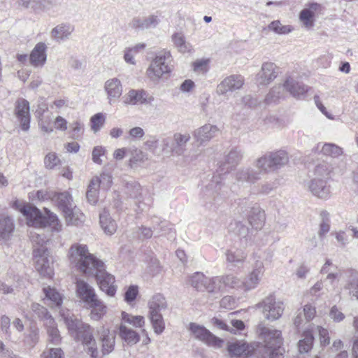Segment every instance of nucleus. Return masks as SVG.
Segmentation results:
<instances>
[{
	"label": "nucleus",
	"instance_id": "1",
	"mask_svg": "<svg viewBox=\"0 0 358 358\" xmlns=\"http://www.w3.org/2000/svg\"><path fill=\"white\" fill-rule=\"evenodd\" d=\"M59 313L71 337L76 341L81 342L92 358H98L99 351L91 326L78 319L69 310L61 308Z\"/></svg>",
	"mask_w": 358,
	"mask_h": 358
},
{
	"label": "nucleus",
	"instance_id": "2",
	"mask_svg": "<svg viewBox=\"0 0 358 358\" xmlns=\"http://www.w3.org/2000/svg\"><path fill=\"white\" fill-rule=\"evenodd\" d=\"M13 207L25 217L29 226L36 228L50 227L53 231H62V224L57 216L47 208L44 209L43 215L35 206L17 200L13 203Z\"/></svg>",
	"mask_w": 358,
	"mask_h": 358
},
{
	"label": "nucleus",
	"instance_id": "3",
	"mask_svg": "<svg viewBox=\"0 0 358 358\" xmlns=\"http://www.w3.org/2000/svg\"><path fill=\"white\" fill-rule=\"evenodd\" d=\"M67 257L71 265L86 275L94 273V268L100 269L102 266V261L90 253L88 246L83 243L72 244L69 249Z\"/></svg>",
	"mask_w": 358,
	"mask_h": 358
},
{
	"label": "nucleus",
	"instance_id": "4",
	"mask_svg": "<svg viewBox=\"0 0 358 358\" xmlns=\"http://www.w3.org/2000/svg\"><path fill=\"white\" fill-rule=\"evenodd\" d=\"M258 333L264 345L259 346L260 353L264 352L269 358H284V349L281 347L282 338L281 331L259 325Z\"/></svg>",
	"mask_w": 358,
	"mask_h": 358
},
{
	"label": "nucleus",
	"instance_id": "5",
	"mask_svg": "<svg viewBox=\"0 0 358 358\" xmlns=\"http://www.w3.org/2000/svg\"><path fill=\"white\" fill-rule=\"evenodd\" d=\"M171 58L169 50H163L157 52L146 70L148 78L154 83H158L164 75L169 73L171 71Z\"/></svg>",
	"mask_w": 358,
	"mask_h": 358
},
{
	"label": "nucleus",
	"instance_id": "6",
	"mask_svg": "<svg viewBox=\"0 0 358 358\" xmlns=\"http://www.w3.org/2000/svg\"><path fill=\"white\" fill-rule=\"evenodd\" d=\"M33 257L36 271L41 275L51 278L53 275L52 259L47 248L41 245L34 249Z\"/></svg>",
	"mask_w": 358,
	"mask_h": 358
},
{
	"label": "nucleus",
	"instance_id": "7",
	"mask_svg": "<svg viewBox=\"0 0 358 358\" xmlns=\"http://www.w3.org/2000/svg\"><path fill=\"white\" fill-rule=\"evenodd\" d=\"M187 329L194 338L203 342L207 345L214 348L222 347L223 341L213 334L204 326L195 322H191Z\"/></svg>",
	"mask_w": 358,
	"mask_h": 358
},
{
	"label": "nucleus",
	"instance_id": "8",
	"mask_svg": "<svg viewBox=\"0 0 358 358\" xmlns=\"http://www.w3.org/2000/svg\"><path fill=\"white\" fill-rule=\"evenodd\" d=\"M94 268L95 271L94 273H88L87 275L95 276L100 289L104 292L108 296H113L116 292L114 276L105 271V264L103 262L102 266L99 268L100 269Z\"/></svg>",
	"mask_w": 358,
	"mask_h": 358
},
{
	"label": "nucleus",
	"instance_id": "9",
	"mask_svg": "<svg viewBox=\"0 0 358 358\" xmlns=\"http://www.w3.org/2000/svg\"><path fill=\"white\" fill-rule=\"evenodd\" d=\"M257 306L263 308L264 317L271 321L279 319L284 311L283 303L273 295L266 297Z\"/></svg>",
	"mask_w": 358,
	"mask_h": 358
},
{
	"label": "nucleus",
	"instance_id": "10",
	"mask_svg": "<svg viewBox=\"0 0 358 358\" xmlns=\"http://www.w3.org/2000/svg\"><path fill=\"white\" fill-rule=\"evenodd\" d=\"M278 74L277 66L272 62H265L256 76V83L259 86H266L274 80Z\"/></svg>",
	"mask_w": 358,
	"mask_h": 358
},
{
	"label": "nucleus",
	"instance_id": "11",
	"mask_svg": "<svg viewBox=\"0 0 358 358\" xmlns=\"http://www.w3.org/2000/svg\"><path fill=\"white\" fill-rule=\"evenodd\" d=\"M103 90L110 105L116 103L123 93L122 82L117 78L108 79L104 83Z\"/></svg>",
	"mask_w": 358,
	"mask_h": 358
},
{
	"label": "nucleus",
	"instance_id": "12",
	"mask_svg": "<svg viewBox=\"0 0 358 358\" xmlns=\"http://www.w3.org/2000/svg\"><path fill=\"white\" fill-rule=\"evenodd\" d=\"M264 273V264L257 262L251 272H250L242 281V287L245 291H250L256 288L259 284Z\"/></svg>",
	"mask_w": 358,
	"mask_h": 358
},
{
	"label": "nucleus",
	"instance_id": "13",
	"mask_svg": "<svg viewBox=\"0 0 358 358\" xmlns=\"http://www.w3.org/2000/svg\"><path fill=\"white\" fill-rule=\"evenodd\" d=\"M244 78L241 75H231L226 77L217 87V93L224 95L242 88L244 85Z\"/></svg>",
	"mask_w": 358,
	"mask_h": 358
},
{
	"label": "nucleus",
	"instance_id": "14",
	"mask_svg": "<svg viewBox=\"0 0 358 358\" xmlns=\"http://www.w3.org/2000/svg\"><path fill=\"white\" fill-rule=\"evenodd\" d=\"M76 292L77 297L85 306L92 303L98 297L94 287L81 279L76 280Z\"/></svg>",
	"mask_w": 358,
	"mask_h": 358
},
{
	"label": "nucleus",
	"instance_id": "15",
	"mask_svg": "<svg viewBox=\"0 0 358 358\" xmlns=\"http://www.w3.org/2000/svg\"><path fill=\"white\" fill-rule=\"evenodd\" d=\"M15 113L20 122L21 129L27 131L29 129L30 114L29 103L24 99H20L16 101Z\"/></svg>",
	"mask_w": 358,
	"mask_h": 358
},
{
	"label": "nucleus",
	"instance_id": "16",
	"mask_svg": "<svg viewBox=\"0 0 358 358\" xmlns=\"http://www.w3.org/2000/svg\"><path fill=\"white\" fill-rule=\"evenodd\" d=\"M320 8V4L317 3H310L301 10L299 15V19L303 27L308 30L313 27L315 13Z\"/></svg>",
	"mask_w": 358,
	"mask_h": 358
},
{
	"label": "nucleus",
	"instance_id": "17",
	"mask_svg": "<svg viewBox=\"0 0 358 358\" xmlns=\"http://www.w3.org/2000/svg\"><path fill=\"white\" fill-rule=\"evenodd\" d=\"M218 131L217 126L206 124L194 131L193 138L199 145H203L214 138Z\"/></svg>",
	"mask_w": 358,
	"mask_h": 358
},
{
	"label": "nucleus",
	"instance_id": "18",
	"mask_svg": "<svg viewBox=\"0 0 358 358\" xmlns=\"http://www.w3.org/2000/svg\"><path fill=\"white\" fill-rule=\"evenodd\" d=\"M47 49L45 43H36L29 56V64L35 68L43 67L47 60Z\"/></svg>",
	"mask_w": 358,
	"mask_h": 358
},
{
	"label": "nucleus",
	"instance_id": "19",
	"mask_svg": "<svg viewBox=\"0 0 358 358\" xmlns=\"http://www.w3.org/2000/svg\"><path fill=\"white\" fill-rule=\"evenodd\" d=\"M153 100V96L143 90H131L124 96V102L128 105H138L150 103Z\"/></svg>",
	"mask_w": 358,
	"mask_h": 358
},
{
	"label": "nucleus",
	"instance_id": "20",
	"mask_svg": "<svg viewBox=\"0 0 358 358\" xmlns=\"http://www.w3.org/2000/svg\"><path fill=\"white\" fill-rule=\"evenodd\" d=\"M308 187L313 195L320 199H326L330 195V187L327 185V181L324 179L312 178Z\"/></svg>",
	"mask_w": 358,
	"mask_h": 358
},
{
	"label": "nucleus",
	"instance_id": "21",
	"mask_svg": "<svg viewBox=\"0 0 358 358\" xmlns=\"http://www.w3.org/2000/svg\"><path fill=\"white\" fill-rule=\"evenodd\" d=\"M284 87L293 97L301 99L308 91V87L296 81L292 76H288L284 82Z\"/></svg>",
	"mask_w": 358,
	"mask_h": 358
},
{
	"label": "nucleus",
	"instance_id": "22",
	"mask_svg": "<svg viewBox=\"0 0 358 358\" xmlns=\"http://www.w3.org/2000/svg\"><path fill=\"white\" fill-rule=\"evenodd\" d=\"M74 28L67 23H61L55 27L50 31V37L56 42L61 43L68 40Z\"/></svg>",
	"mask_w": 358,
	"mask_h": 358
},
{
	"label": "nucleus",
	"instance_id": "23",
	"mask_svg": "<svg viewBox=\"0 0 358 358\" xmlns=\"http://www.w3.org/2000/svg\"><path fill=\"white\" fill-rule=\"evenodd\" d=\"M52 202L56 205L63 213L68 212L69 209L74 206L72 196L67 191L57 193L54 192V195L52 197Z\"/></svg>",
	"mask_w": 358,
	"mask_h": 358
},
{
	"label": "nucleus",
	"instance_id": "24",
	"mask_svg": "<svg viewBox=\"0 0 358 358\" xmlns=\"http://www.w3.org/2000/svg\"><path fill=\"white\" fill-rule=\"evenodd\" d=\"M100 341L101 342V351L103 355H108L115 347V334L111 332L109 329L103 327L100 332Z\"/></svg>",
	"mask_w": 358,
	"mask_h": 358
},
{
	"label": "nucleus",
	"instance_id": "25",
	"mask_svg": "<svg viewBox=\"0 0 358 358\" xmlns=\"http://www.w3.org/2000/svg\"><path fill=\"white\" fill-rule=\"evenodd\" d=\"M125 192L129 196L134 199L135 203L138 206V211H143L144 208L141 206H145L141 203V187L140 184L134 180L128 181L125 185Z\"/></svg>",
	"mask_w": 358,
	"mask_h": 358
},
{
	"label": "nucleus",
	"instance_id": "26",
	"mask_svg": "<svg viewBox=\"0 0 358 358\" xmlns=\"http://www.w3.org/2000/svg\"><path fill=\"white\" fill-rule=\"evenodd\" d=\"M171 41L173 47L182 54L192 53L194 50L193 46L187 41L185 36L182 32H176L171 36Z\"/></svg>",
	"mask_w": 358,
	"mask_h": 358
},
{
	"label": "nucleus",
	"instance_id": "27",
	"mask_svg": "<svg viewBox=\"0 0 358 358\" xmlns=\"http://www.w3.org/2000/svg\"><path fill=\"white\" fill-rule=\"evenodd\" d=\"M43 291L45 294L43 301L45 304L48 305L51 308L61 306L63 297L56 289L48 286L47 287H44Z\"/></svg>",
	"mask_w": 358,
	"mask_h": 358
},
{
	"label": "nucleus",
	"instance_id": "28",
	"mask_svg": "<svg viewBox=\"0 0 358 358\" xmlns=\"http://www.w3.org/2000/svg\"><path fill=\"white\" fill-rule=\"evenodd\" d=\"M86 306L91 309L90 317L95 321L101 320L107 313V306L99 296L92 303L87 304Z\"/></svg>",
	"mask_w": 358,
	"mask_h": 358
},
{
	"label": "nucleus",
	"instance_id": "29",
	"mask_svg": "<svg viewBox=\"0 0 358 358\" xmlns=\"http://www.w3.org/2000/svg\"><path fill=\"white\" fill-rule=\"evenodd\" d=\"M43 325L48 334V341L53 345L59 344L62 337L55 319H48L46 324Z\"/></svg>",
	"mask_w": 358,
	"mask_h": 358
},
{
	"label": "nucleus",
	"instance_id": "30",
	"mask_svg": "<svg viewBox=\"0 0 358 358\" xmlns=\"http://www.w3.org/2000/svg\"><path fill=\"white\" fill-rule=\"evenodd\" d=\"M242 158V153L241 150L236 148L232 149L224 157V161L221 163V171L226 172L229 171L233 166L236 165Z\"/></svg>",
	"mask_w": 358,
	"mask_h": 358
},
{
	"label": "nucleus",
	"instance_id": "31",
	"mask_svg": "<svg viewBox=\"0 0 358 358\" xmlns=\"http://www.w3.org/2000/svg\"><path fill=\"white\" fill-rule=\"evenodd\" d=\"M99 222L102 229L108 235L113 234L117 230L115 221L111 218L108 212L106 210L100 213Z\"/></svg>",
	"mask_w": 358,
	"mask_h": 358
},
{
	"label": "nucleus",
	"instance_id": "32",
	"mask_svg": "<svg viewBox=\"0 0 358 358\" xmlns=\"http://www.w3.org/2000/svg\"><path fill=\"white\" fill-rule=\"evenodd\" d=\"M149 314L161 313L167 308V303L162 294L154 295L148 302Z\"/></svg>",
	"mask_w": 358,
	"mask_h": 358
},
{
	"label": "nucleus",
	"instance_id": "33",
	"mask_svg": "<svg viewBox=\"0 0 358 358\" xmlns=\"http://www.w3.org/2000/svg\"><path fill=\"white\" fill-rule=\"evenodd\" d=\"M146 45L143 43H139L134 46L126 48L124 52V60L128 64L136 65V61L135 59V56L144 50Z\"/></svg>",
	"mask_w": 358,
	"mask_h": 358
},
{
	"label": "nucleus",
	"instance_id": "34",
	"mask_svg": "<svg viewBox=\"0 0 358 358\" xmlns=\"http://www.w3.org/2000/svg\"><path fill=\"white\" fill-rule=\"evenodd\" d=\"M269 154L275 171L286 166L289 161L288 153L285 150H279L274 152H269Z\"/></svg>",
	"mask_w": 358,
	"mask_h": 358
},
{
	"label": "nucleus",
	"instance_id": "35",
	"mask_svg": "<svg viewBox=\"0 0 358 358\" xmlns=\"http://www.w3.org/2000/svg\"><path fill=\"white\" fill-rule=\"evenodd\" d=\"M64 216L68 225H78L85 217L84 214L75 206L71 207L68 212H64Z\"/></svg>",
	"mask_w": 358,
	"mask_h": 358
},
{
	"label": "nucleus",
	"instance_id": "36",
	"mask_svg": "<svg viewBox=\"0 0 358 358\" xmlns=\"http://www.w3.org/2000/svg\"><path fill=\"white\" fill-rule=\"evenodd\" d=\"M120 336L128 345H134L137 343L140 340V336L138 334L126 327V325L123 323H121L120 325Z\"/></svg>",
	"mask_w": 358,
	"mask_h": 358
},
{
	"label": "nucleus",
	"instance_id": "37",
	"mask_svg": "<svg viewBox=\"0 0 358 358\" xmlns=\"http://www.w3.org/2000/svg\"><path fill=\"white\" fill-rule=\"evenodd\" d=\"M189 139L190 135L188 133H176L173 135L174 145L171 148V152L178 155H182L184 152L183 147L185 146Z\"/></svg>",
	"mask_w": 358,
	"mask_h": 358
},
{
	"label": "nucleus",
	"instance_id": "38",
	"mask_svg": "<svg viewBox=\"0 0 358 358\" xmlns=\"http://www.w3.org/2000/svg\"><path fill=\"white\" fill-rule=\"evenodd\" d=\"M159 23L158 17L156 15H149L147 17L134 18L132 20V27L136 29H148L150 27H155Z\"/></svg>",
	"mask_w": 358,
	"mask_h": 358
},
{
	"label": "nucleus",
	"instance_id": "39",
	"mask_svg": "<svg viewBox=\"0 0 358 358\" xmlns=\"http://www.w3.org/2000/svg\"><path fill=\"white\" fill-rule=\"evenodd\" d=\"M14 229L13 220L7 216H0V238L8 240L11 236Z\"/></svg>",
	"mask_w": 358,
	"mask_h": 358
},
{
	"label": "nucleus",
	"instance_id": "40",
	"mask_svg": "<svg viewBox=\"0 0 358 358\" xmlns=\"http://www.w3.org/2000/svg\"><path fill=\"white\" fill-rule=\"evenodd\" d=\"M264 212L258 206L252 208L248 215V221L253 227L260 229L264 222Z\"/></svg>",
	"mask_w": 358,
	"mask_h": 358
},
{
	"label": "nucleus",
	"instance_id": "41",
	"mask_svg": "<svg viewBox=\"0 0 358 358\" xmlns=\"http://www.w3.org/2000/svg\"><path fill=\"white\" fill-rule=\"evenodd\" d=\"M36 117L38 118V126L43 133L50 134L53 132L54 128L52 125V118L49 115H43L41 110H36Z\"/></svg>",
	"mask_w": 358,
	"mask_h": 358
},
{
	"label": "nucleus",
	"instance_id": "42",
	"mask_svg": "<svg viewBox=\"0 0 358 358\" xmlns=\"http://www.w3.org/2000/svg\"><path fill=\"white\" fill-rule=\"evenodd\" d=\"M236 178L238 182L254 183L260 178V176L256 171L247 169L238 171L236 173Z\"/></svg>",
	"mask_w": 358,
	"mask_h": 358
},
{
	"label": "nucleus",
	"instance_id": "43",
	"mask_svg": "<svg viewBox=\"0 0 358 358\" xmlns=\"http://www.w3.org/2000/svg\"><path fill=\"white\" fill-rule=\"evenodd\" d=\"M313 329L306 331L303 334V338L298 343L299 351L301 353L308 352L313 348V336L312 331Z\"/></svg>",
	"mask_w": 358,
	"mask_h": 358
},
{
	"label": "nucleus",
	"instance_id": "44",
	"mask_svg": "<svg viewBox=\"0 0 358 358\" xmlns=\"http://www.w3.org/2000/svg\"><path fill=\"white\" fill-rule=\"evenodd\" d=\"M99 182L96 179H92L87 186L86 198L92 205H95L99 197Z\"/></svg>",
	"mask_w": 358,
	"mask_h": 358
},
{
	"label": "nucleus",
	"instance_id": "45",
	"mask_svg": "<svg viewBox=\"0 0 358 358\" xmlns=\"http://www.w3.org/2000/svg\"><path fill=\"white\" fill-rule=\"evenodd\" d=\"M320 147L322 152L326 156L336 158L343 155V149L335 144L324 143L321 145V143H318L317 149H320Z\"/></svg>",
	"mask_w": 358,
	"mask_h": 358
},
{
	"label": "nucleus",
	"instance_id": "46",
	"mask_svg": "<svg viewBox=\"0 0 358 358\" xmlns=\"http://www.w3.org/2000/svg\"><path fill=\"white\" fill-rule=\"evenodd\" d=\"M122 323H127L136 328H141L145 324V319L141 315H133L126 312H122Z\"/></svg>",
	"mask_w": 358,
	"mask_h": 358
},
{
	"label": "nucleus",
	"instance_id": "47",
	"mask_svg": "<svg viewBox=\"0 0 358 358\" xmlns=\"http://www.w3.org/2000/svg\"><path fill=\"white\" fill-rule=\"evenodd\" d=\"M207 279L203 273L196 272L189 277V283L199 291H205Z\"/></svg>",
	"mask_w": 358,
	"mask_h": 358
},
{
	"label": "nucleus",
	"instance_id": "48",
	"mask_svg": "<svg viewBox=\"0 0 358 358\" xmlns=\"http://www.w3.org/2000/svg\"><path fill=\"white\" fill-rule=\"evenodd\" d=\"M269 152L266 153L255 162V166L265 173L275 171Z\"/></svg>",
	"mask_w": 358,
	"mask_h": 358
},
{
	"label": "nucleus",
	"instance_id": "49",
	"mask_svg": "<svg viewBox=\"0 0 358 358\" xmlns=\"http://www.w3.org/2000/svg\"><path fill=\"white\" fill-rule=\"evenodd\" d=\"M220 276L214 278H208L205 291L208 293L217 294L224 291V285H222Z\"/></svg>",
	"mask_w": 358,
	"mask_h": 358
},
{
	"label": "nucleus",
	"instance_id": "50",
	"mask_svg": "<svg viewBox=\"0 0 358 358\" xmlns=\"http://www.w3.org/2000/svg\"><path fill=\"white\" fill-rule=\"evenodd\" d=\"M331 171V166L326 162H322L315 166L313 178H322L327 180Z\"/></svg>",
	"mask_w": 358,
	"mask_h": 358
},
{
	"label": "nucleus",
	"instance_id": "51",
	"mask_svg": "<svg viewBox=\"0 0 358 358\" xmlns=\"http://www.w3.org/2000/svg\"><path fill=\"white\" fill-rule=\"evenodd\" d=\"M285 91L286 89L284 87V84L282 85H278L273 87L266 95V101L269 103L275 102L281 98H284L285 96Z\"/></svg>",
	"mask_w": 358,
	"mask_h": 358
},
{
	"label": "nucleus",
	"instance_id": "52",
	"mask_svg": "<svg viewBox=\"0 0 358 358\" xmlns=\"http://www.w3.org/2000/svg\"><path fill=\"white\" fill-rule=\"evenodd\" d=\"M106 122V115L102 113H98L90 118V128L93 133L96 134L104 126Z\"/></svg>",
	"mask_w": 358,
	"mask_h": 358
},
{
	"label": "nucleus",
	"instance_id": "53",
	"mask_svg": "<svg viewBox=\"0 0 358 358\" xmlns=\"http://www.w3.org/2000/svg\"><path fill=\"white\" fill-rule=\"evenodd\" d=\"M148 317L151 322L154 331L157 334H162L165 328V324L161 313L149 314Z\"/></svg>",
	"mask_w": 358,
	"mask_h": 358
},
{
	"label": "nucleus",
	"instance_id": "54",
	"mask_svg": "<svg viewBox=\"0 0 358 358\" xmlns=\"http://www.w3.org/2000/svg\"><path fill=\"white\" fill-rule=\"evenodd\" d=\"M32 311L43 322V324H46L48 319H54L52 315L49 313L47 308L42 306L39 303H33L31 307Z\"/></svg>",
	"mask_w": 358,
	"mask_h": 358
},
{
	"label": "nucleus",
	"instance_id": "55",
	"mask_svg": "<svg viewBox=\"0 0 358 358\" xmlns=\"http://www.w3.org/2000/svg\"><path fill=\"white\" fill-rule=\"evenodd\" d=\"M36 5L31 6V8L34 10H42L47 13H51L55 10L57 7V2L55 0H36Z\"/></svg>",
	"mask_w": 358,
	"mask_h": 358
},
{
	"label": "nucleus",
	"instance_id": "56",
	"mask_svg": "<svg viewBox=\"0 0 358 358\" xmlns=\"http://www.w3.org/2000/svg\"><path fill=\"white\" fill-rule=\"evenodd\" d=\"M220 277L222 278L221 281H223L222 283L224 285V290L226 288H237L242 287V281L234 275L229 274Z\"/></svg>",
	"mask_w": 358,
	"mask_h": 358
},
{
	"label": "nucleus",
	"instance_id": "57",
	"mask_svg": "<svg viewBox=\"0 0 358 358\" xmlns=\"http://www.w3.org/2000/svg\"><path fill=\"white\" fill-rule=\"evenodd\" d=\"M268 29L277 34H287L293 31L290 25H282L279 20H275L268 25Z\"/></svg>",
	"mask_w": 358,
	"mask_h": 358
},
{
	"label": "nucleus",
	"instance_id": "58",
	"mask_svg": "<svg viewBox=\"0 0 358 358\" xmlns=\"http://www.w3.org/2000/svg\"><path fill=\"white\" fill-rule=\"evenodd\" d=\"M60 164L61 159L54 152H48L44 157V166L48 169H54Z\"/></svg>",
	"mask_w": 358,
	"mask_h": 358
},
{
	"label": "nucleus",
	"instance_id": "59",
	"mask_svg": "<svg viewBox=\"0 0 358 358\" xmlns=\"http://www.w3.org/2000/svg\"><path fill=\"white\" fill-rule=\"evenodd\" d=\"M227 260L235 264L243 262L246 258V253L241 250H229L227 254Z\"/></svg>",
	"mask_w": 358,
	"mask_h": 358
},
{
	"label": "nucleus",
	"instance_id": "60",
	"mask_svg": "<svg viewBox=\"0 0 358 358\" xmlns=\"http://www.w3.org/2000/svg\"><path fill=\"white\" fill-rule=\"evenodd\" d=\"M345 288L349 290V293L358 300V275H352Z\"/></svg>",
	"mask_w": 358,
	"mask_h": 358
},
{
	"label": "nucleus",
	"instance_id": "61",
	"mask_svg": "<svg viewBox=\"0 0 358 358\" xmlns=\"http://www.w3.org/2000/svg\"><path fill=\"white\" fill-rule=\"evenodd\" d=\"M322 217V222L320 224V230L318 234L320 237L324 236L327 233H328L330 230V224H329V214L327 211H322L320 214Z\"/></svg>",
	"mask_w": 358,
	"mask_h": 358
},
{
	"label": "nucleus",
	"instance_id": "62",
	"mask_svg": "<svg viewBox=\"0 0 358 358\" xmlns=\"http://www.w3.org/2000/svg\"><path fill=\"white\" fill-rule=\"evenodd\" d=\"M92 179H96L99 182V187H101L103 189H109L113 183L112 176L106 173H103L100 176H95Z\"/></svg>",
	"mask_w": 358,
	"mask_h": 358
},
{
	"label": "nucleus",
	"instance_id": "63",
	"mask_svg": "<svg viewBox=\"0 0 358 358\" xmlns=\"http://www.w3.org/2000/svg\"><path fill=\"white\" fill-rule=\"evenodd\" d=\"M209 60L207 59H200L196 60L192 66L194 72L198 73H204L208 70Z\"/></svg>",
	"mask_w": 358,
	"mask_h": 358
},
{
	"label": "nucleus",
	"instance_id": "64",
	"mask_svg": "<svg viewBox=\"0 0 358 358\" xmlns=\"http://www.w3.org/2000/svg\"><path fill=\"white\" fill-rule=\"evenodd\" d=\"M43 358H64L60 348H50L43 352Z\"/></svg>",
	"mask_w": 358,
	"mask_h": 358
}]
</instances>
